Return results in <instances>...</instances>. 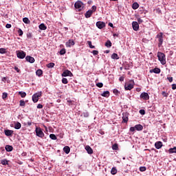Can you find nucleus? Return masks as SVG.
<instances>
[{"instance_id":"f257e3e1","label":"nucleus","mask_w":176,"mask_h":176,"mask_svg":"<svg viewBox=\"0 0 176 176\" xmlns=\"http://www.w3.org/2000/svg\"><path fill=\"white\" fill-rule=\"evenodd\" d=\"M157 57H158V60H159V61H160L161 64H162V65H165L166 54H163L162 52H158Z\"/></svg>"},{"instance_id":"f03ea898","label":"nucleus","mask_w":176,"mask_h":176,"mask_svg":"<svg viewBox=\"0 0 176 176\" xmlns=\"http://www.w3.org/2000/svg\"><path fill=\"white\" fill-rule=\"evenodd\" d=\"M124 89L125 90H131V89H134V80H131L129 82H126Z\"/></svg>"},{"instance_id":"7ed1b4c3","label":"nucleus","mask_w":176,"mask_h":176,"mask_svg":"<svg viewBox=\"0 0 176 176\" xmlns=\"http://www.w3.org/2000/svg\"><path fill=\"white\" fill-rule=\"evenodd\" d=\"M143 129H144V126H142V125L136 124L135 126H131L129 130L132 133H134L135 130H137V131H142Z\"/></svg>"},{"instance_id":"20e7f679","label":"nucleus","mask_w":176,"mask_h":176,"mask_svg":"<svg viewBox=\"0 0 176 176\" xmlns=\"http://www.w3.org/2000/svg\"><path fill=\"white\" fill-rule=\"evenodd\" d=\"M35 131L36 135H37V137H39V138H43V137H45V133H43V131H42V129H41V127H36Z\"/></svg>"},{"instance_id":"39448f33","label":"nucleus","mask_w":176,"mask_h":176,"mask_svg":"<svg viewBox=\"0 0 176 176\" xmlns=\"http://www.w3.org/2000/svg\"><path fill=\"white\" fill-rule=\"evenodd\" d=\"M74 8L78 10V12H80L84 8L83 3L80 1H76L74 4Z\"/></svg>"},{"instance_id":"423d86ee","label":"nucleus","mask_w":176,"mask_h":176,"mask_svg":"<svg viewBox=\"0 0 176 176\" xmlns=\"http://www.w3.org/2000/svg\"><path fill=\"white\" fill-rule=\"evenodd\" d=\"M42 96V92L36 93L32 96L33 102H38L39 101V97Z\"/></svg>"},{"instance_id":"0eeeda50","label":"nucleus","mask_w":176,"mask_h":176,"mask_svg":"<svg viewBox=\"0 0 176 176\" xmlns=\"http://www.w3.org/2000/svg\"><path fill=\"white\" fill-rule=\"evenodd\" d=\"M157 38H158V46H162V45H163V33L160 32L157 34Z\"/></svg>"},{"instance_id":"6e6552de","label":"nucleus","mask_w":176,"mask_h":176,"mask_svg":"<svg viewBox=\"0 0 176 176\" xmlns=\"http://www.w3.org/2000/svg\"><path fill=\"white\" fill-rule=\"evenodd\" d=\"M16 56L18 58L23 59V58H25V56H27V54L24 51H19L16 54Z\"/></svg>"},{"instance_id":"1a4fd4ad","label":"nucleus","mask_w":176,"mask_h":176,"mask_svg":"<svg viewBox=\"0 0 176 176\" xmlns=\"http://www.w3.org/2000/svg\"><path fill=\"white\" fill-rule=\"evenodd\" d=\"M62 76H63V77H67V76L72 77V76H74V74H72V72H71V71H69L68 69H66L63 72Z\"/></svg>"},{"instance_id":"9d476101","label":"nucleus","mask_w":176,"mask_h":176,"mask_svg":"<svg viewBox=\"0 0 176 176\" xmlns=\"http://www.w3.org/2000/svg\"><path fill=\"white\" fill-rule=\"evenodd\" d=\"M122 122L124 123H127V122H129V113L125 112L122 113Z\"/></svg>"},{"instance_id":"9b49d317","label":"nucleus","mask_w":176,"mask_h":176,"mask_svg":"<svg viewBox=\"0 0 176 176\" xmlns=\"http://www.w3.org/2000/svg\"><path fill=\"white\" fill-rule=\"evenodd\" d=\"M96 27L99 28V30H102V28H104L105 27V23L102 22V21H98L96 23Z\"/></svg>"},{"instance_id":"f8f14e48","label":"nucleus","mask_w":176,"mask_h":176,"mask_svg":"<svg viewBox=\"0 0 176 176\" xmlns=\"http://www.w3.org/2000/svg\"><path fill=\"white\" fill-rule=\"evenodd\" d=\"M132 27L134 31H138V30H140V25H138V22L137 21H133L132 23Z\"/></svg>"},{"instance_id":"ddd939ff","label":"nucleus","mask_w":176,"mask_h":176,"mask_svg":"<svg viewBox=\"0 0 176 176\" xmlns=\"http://www.w3.org/2000/svg\"><path fill=\"white\" fill-rule=\"evenodd\" d=\"M25 60L28 61V63H30L31 64H34V63H35V58L30 56H27L25 57Z\"/></svg>"},{"instance_id":"4468645a","label":"nucleus","mask_w":176,"mask_h":176,"mask_svg":"<svg viewBox=\"0 0 176 176\" xmlns=\"http://www.w3.org/2000/svg\"><path fill=\"white\" fill-rule=\"evenodd\" d=\"M140 98H142V100H149V94L146 92H143L140 95Z\"/></svg>"},{"instance_id":"2eb2a0df","label":"nucleus","mask_w":176,"mask_h":176,"mask_svg":"<svg viewBox=\"0 0 176 176\" xmlns=\"http://www.w3.org/2000/svg\"><path fill=\"white\" fill-rule=\"evenodd\" d=\"M66 47H71V46H74L75 45V41L72 39H69L67 42L65 43Z\"/></svg>"},{"instance_id":"dca6fc26","label":"nucleus","mask_w":176,"mask_h":176,"mask_svg":"<svg viewBox=\"0 0 176 176\" xmlns=\"http://www.w3.org/2000/svg\"><path fill=\"white\" fill-rule=\"evenodd\" d=\"M4 133L7 137H12V135H13V131L12 130H9V129L5 130Z\"/></svg>"},{"instance_id":"f3484780","label":"nucleus","mask_w":176,"mask_h":176,"mask_svg":"<svg viewBox=\"0 0 176 176\" xmlns=\"http://www.w3.org/2000/svg\"><path fill=\"white\" fill-rule=\"evenodd\" d=\"M155 146L156 149H160V148H162V146H163V142L158 141L155 143Z\"/></svg>"},{"instance_id":"a211bd4d","label":"nucleus","mask_w":176,"mask_h":176,"mask_svg":"<svg viewBox=\"0 0 176 176\" xmlns=\"http://www.w3.org/2000/svg\"><path fill=\"white\" fill-rule=\"evenodd\" d=\"M160 74V69L155 67L150 70V74Z\"/></svg>"},{"instance_id":"6ab92c4d","label":"nucleus","mask_w":176,"mask_h":176,"mask_svg":"<svg viewBox=\"0 0 176 176\" xmlns=\"http://www.w3.org/2000/svg\"><path fill=\"white\" fill-rule=\"evenodd\" d=\"M85 151H87V153H89V155H92V153H93V148H91V147H90V146H86Z\"/></svg>"},{"instance_id":"aec40b11","label":"nucleus","mask_w":176,"mask_h":176,"mask_svg":"<svg viewBox=\"0 0 176 176\" xmlns=\"http://www.w3.org/2000/svg\"><path fill=\"white\" fill-rule=\"evenodd\" d=\"M91 14H93V11L91 10H89L85 14V16L86 19H89L91 17Z\"/></svg>"},{"instance_id":"412c9836","label":"nucleus","mask_w":176,"mask_h":176,"mask_svg":"<svg viewBox=\"0 0 176 176\" xmlns=\"http://www.w3.org/2000/svg\"><path fill=\"white\" fill-rule=\"evenodd\" d=\"M63 151L67 155H68V153L71 152V148H69V146H66L63 148Z\"/></svg>"},{"instance_id":"4be33fe9","label":"nucleus","mask_w":176,"mask_h":176,"mask_svg":"<svg viewBox=\"0 0 176 176\" xmlns=\"http://www.w3.org/2000/svg\"><path fill=\"white\" fill-rule=\"evenodd\" d=\"M14 129L16 130H20V129H21V124L19 122H16L14 124Z\"/></svg>"},{"instance_id":"5701e85b","label":"nucleus","mask_w":176,"mask_h":176,"mask_svg":"<svg viewBox=\"0 0 176 176\" xmlns=\"http://www.w3.org/2000/svg\"><path fill=\"white\" fill-rule=\"evenodd\" d=\"M38 28L43 31H45L47 29V27L44 23H41L39 25Z\"/></svg>"},{"instance_id":"b1692460","label":"nucleus","mask_w":176,"mask_h":176,"mask_svg":"<svg viewBox=\"0 0 176 176\" xmlns=\"http://www.w3.org/2000/svg\"><path fill=\"white\" fill-rule=\"evenodd\" d=\"M5 148L7 152H12L13 151V146L10 145H6Z\"/></svg>"},{"instance_id":"393cba45","label":"nucleus","mask_w":176,"mask_h":176,"mask_svg":"<svg viewBox=\"0 0 176 176\" xmlns=\"http://www.w3.org/2000/svg\"><path fill=\"white\" fill-rule=\"evenodd\" d=\"M138 8H140V4H138V3L135 2V3H133V5H132V8H133L134 10L138 9Z\"/></svg>"},{"instance_id":"a878e982","label":"nucleus","mask_w":176,"mask_h":176,"mask_svg":"<svg viewBox=\"0 0 176 176\" xmlns=\"http://www.w3.org/2000/svg\"><path fill=\"white\" fill-rule=\"evenodd\" d=\"M36 75H37V76H41L42 75H43V71H42V69H39L36 72Z\"/></svg>"},{"instance_id":"bb28decb","label":"nucleus","mask_w":176,"mask_h":176,"mask_svg":"<svg viewBox=\"0 0 176 176\" xmlns=\"http://www.w3.org/2000/svg\"><path fill=\"white\" fill-rule=\"evenodd\" d=\"M111 58L113 60H119V55H118V54L116 53H113L112 55H111Z\"/></svg>"},{"instance_id":"cd10ccee","label":"nucleus","mask_w":176,"mask_h":176,"mask_svg":"<svg viewBox=\"0 0 176 176\" xmlns=\"http://www.w3.org/2000/svg\"><path fill=\"white\" fill-rule=\"evenodd\" d=\"M1 164H3V166H8L9 164V161L7 160H1Z\"/></svg>"},{"instance_id":"c85d7f7f","label":"nucleus","mask_w":176,"mask_h":176,"mask_svg":"<svg viewBox=\"0 0 176 176\" xmlns=\"http://www.w3.org/2000/svg\"><path fill=\"white\" fill-rule=\"evenodd\" d=\"M102 97H106L108 98L109 96V91H105L101 94Z\"/></svg>"},{"instance_id":"c756f323","label":"nucleus","mask_w":176,"mask_h":176,"mask_svg":"<svg viewBox=\"0 0 176 176\" xmlns=\"http://www.w3.org/2000/svg\"><path fill=\"white\" fill-rule=\"evenodd\" d=\"M117 173H118V170L116 169V168L115 167L112 168L111 170V174H112V175H115Z\"/></svg>"},{"instance_id":"7c9ffc66","label":"nucleus","mask_w":176,"mask_h":176,"mask_svg":"<svg viewBox=\"0 0 176 176\" xmlns=\"http://www.w3.org/2000/svg\"><path fill=\"white\" fill-rule=\"evenodd\" d=\"M104 45L106 46V47H112V43L111 42V41H107Z\"/></svg>"},{"instance_id":"2f4dec72","label":"nucleus","mask_w":176,"mask_h":176,"mask_svg":"<svg viewBox=\"0 0 176 176\" xmlns=\"http://www.w3.org/2000/svg\"><path fill=\"white\" fill-rule=\"evenodd\" d=\"M23 23H25V24H30V23H31L30 19L27 17L23 18Z\"/></svg>"},{"instance_id":"473e14b6","label":"nucleus","mask_w":176,"mask_h":176,"mask_svg":"<svg viewBox=\"0 0 176 176\" xmlns=\"http://www.w3.org/2000/svg\"><path fill=\"white\" fill-rule=\"evenodd\" d=\"M112 149L113 151H118V149H119V146L118 145V144L115 143L114 144H113Z\"/></svg>"},{"instance_id":"72a5a7b5","label":"nucleus","mask_w":176,"mask_h":176,"mask_svg":"<svg viewBox=\"0 0 176 176\" xmlns=\"http://www.w3.org/2000/svg\"><path fill=\"white\" fill-rule=\"evenodd\" d=\"M169 153H176V147L170 148L168 150Z\"/></svg>"},{"instance_id":"f704fd0d","label":"nucleus","mask_w":176,"mask_h":176,"mask_svg":"<svg viewBox=\"0 0 176 176\" xmlns=\"http://www.w3.org/2000/svg\"><path fill=\"white\" fill-rule=\"evenodd\" d=\"M19 96H21V97L22 98H25V97L27 96V94L25 92H23V91H19Z\"/></svg>"},{"instance_id":"c9c22d12","label":"nucleus","mask_w":176,"mask_h":176,"mask_svg":"<svg viewBox=\"0 0 176 176\" xmlns=\"http://www.w3.org/2000/svg\"><path fill=\"white\" fill-rule=\"evenodd\" d=\"M47 68H54V63H50L46 65Z\"/></svg>"},{"instance_id":"e433bc0d","label":"nucleus","mask_w":176,"mask_h":176,"mask_svg":"<svg viewBox=\"0 0 176 176\" xmlns=\"http://www.w3.org/2000/svg\"><path fill=\"white\" fill-rule=\"evenodd\" d=\"M87 43H88V45H89L90 49H96V46H94V45H93L91 44V41H87Z\"/></svg>"},{"instance_id":"4c0bfd02","label":"nucleus","mask_w":176,"mask_h":176,"mask_svg":"<svg viewBox=\"0 0 176 176\" xmlns=\"http://www.w3.org/2000/svg\"><path fill=\"white\" fill-rule=\"evenodd\" d=\"M6 53H7L6 49L0 48V54H6Z\"/></svg>"},{"instance_id":"58836bf2","label":"nucleus","mask_w":176,"mask_h":176,"mask_svg":"<svg viewBox=\"0 0 176 176\" xmlns=\"http://www.w3.org/2000/svg\"><path fill=\"white\" fill-rule=\"evenodd\" d=\"M50 138H51V140H57V136H56V135H54V134H50Z\"/></svg>"},{"instance_id":"ea45409f","label":"nucleus","mask_w":176,"mask_h":176,"mask_svg":"<svg viewBox=\"0 0 176 176\" xmlns=\"http://www.w3.org/2000/svg\"><path fill=\"white\" fill-rule=\"evenodd\" d=\"M65 53H67V51L65 50V48L60 50V56H64V54H65Z\"/></svg>"},{"instance_id":"a19ab883","label":"nucleus","mask_w":176,"mask_h":176,"mask_svg":"<svg viewBox=\"0 0 176 176\" xmlns=\"http://www.w3.org/2000/svg\"><path fill=\"white\" fill-rule=\"evenodd\" d=\"M19 102H20L19 104L20 107H25V101L21 100Z\"/></svg>"},{"instance_id":"79ce46f5","label":"nucleus","mask_w":176,"mask_h":176,"mask_svg":"<svg viewBox=\"0 0 176 176\" xmlns=\"http://www.w3.org/2000/svg\"><path fill=\"white\" fill-rule=\"evenodd\" d=\"M19 36H23V34H24V32H23V30L21 29H19L17 31Z\"/></svg>"},{"instance_id":"37998d69","label":"nucleus","mask_w":176,"mask_h":176,"mask_svg":"<svg viewBox=\"0 0 176 176\" xmlns=\"http://www.w3.org/2000/svg\"><path fill=\"white\" fill-rule=\"evenodd\" d=\"M62 83H63V85H67L68 83V80L66 78H63L62 79Z\"/></svg>"},{"instance_id":"c03bdc74","label":"nucleus","mask_w":176,"mask_h":176,"mask_svg":"<svg viewBox=\"0 0 176 176\" xmlns=\"http://www.w3.org/2000/svg\"><path fill=\"white\" fill-rule=\"evenodd\" d=\"M2 98H3V100H5L6 98H8V93H6V92L3 93Z\"/></svg>"},{"instance_id":"a18cd8bd","label":"nucleus","mask_w":176,"mask_h":176,"mask_svg":"<svg viewBox=\"0 0 176 176\" xmlns=\"http://www.w3.org/2000/svg\"><path fill=\"white\" fill-rule=\"evenodd\" d=\"M140 171L144 172V171H146V167L145 166H141L140 168Z\"/></svg>"},{"instance_id":"49530a36","label":"nucleus","mask_w":176,"mask_h":176,"mask_svg":"<svg viewBox=\"0 0 176 176\" xmlns=\"http://www.w3.org/2000/svg\"><path fill=\"white\" fill-rule=\"evenodd\" d=\"M96 86H97V87L101 88V87H102L104 86V84H102V82H98L96 84Z\"/></svg>"},{"instance_id":"de8ad7c7","label":"nucleus","mask_w":176,"mask_h":176,"mask_svg":"<svg viewBox=\"0 0 176 176\" xmlns=\"http://www.w3.org/2000/svg\"><path fill=\"white\" fill-rule=\"evenodd\" d=\"M91 9L92 10H91L92 11V13H93L94 12H96V10H97V6H93Z\"/></svg>"},{"instance_id":"09e8293b","label":"nucleus","mask_w":176,"mask_h":176,"mask_svg":"<svg viewBox=\"0 0 176 176\" xmlns=\"http://www.w3.org/2000/svg\"><path fill=\"white\" fill-rule=\"evenodd\" d=\"M139 113H140V115H145V110L144 109H140L139 111Z\"/></svg>"},{"instance_id":"8fccbe9b","label":"nucleus","mask_w":176,"mask_h":176,"mask_svg":"<svg viewBox=\"0 0 176 176\" xmlns=\"http://www.w3.org/2000/svg\"><path fill=\"white\" fill-rule=\"evenodd\" d=\"M162 95L164 97H168V94L166 93V91H162Z\"/></svg>"},{"instance_id":"3c124183","label":"nucleus","mask_w":176,"mask_h":176,"mask_svg":"<svg viewBox=\"0 0 176 176\" xmlns=\"http://www.w3.org/2000/svg\"><path fill=\"white\" fill-rule=\"evenodd\" d=\"M113 93L114 94L118 95V94H119V91H118V89H114L113 90Z\"/></svg>"},{"instance_id":"603ef678","label":"nucleus","mask_w":176,"mask_h":176,"mask_svg":"<svg viewBox=\"0 0 176 176\" xmlns=\"http://www.w3.org/2000/svg\"><path fill=\"white\" fill-rule=\"evenodd\" d=\"M94 56H97V54H98V50H94L92 52Z\"/></svg>"},{"instance_id":"864d4df0","label":"nucleus","mask_w":176,"mask_h":176,"mask_svg":"<svg viewBox=\"0 0 176 176\" xmlns=\"http://www.w3.org/2000/svg\"><path fill=\"white\" fill-rule=\"evenodd\" d=\"M27 37H28V38H32V33L28 32V33L27 34Z\"/></svg>"},{"instance_id":"5fc2aeb1","label":"nucleus","mask_w":176,"mask_h":176,"mask_svg":"<svg viewBox=\"0 0 176 176\" xmlns=\"http://www.w3.org/2000/svg\"><path fill=\"white\" fill-rule=\"evenodd\" d=\"M138 22L139 24H141L142 23H144V20H142L141 18L138 19Z\"/></svg>"},{"instance_id":"6e6d98bb","label":"nucleus","mask_w":176,"mask_h":176,"mask_svg":"<svg viewBox=\"0 0 176 176\" xmlns=\"http://www.w3.org/2000/svg\"><path fill=\"white\" fill-rule=\"evenodd\" d=\"M37 108H38V109H42V108H43V105L41 104H38L37 105Z\"/></svg>"},{"instance_id":"4d7b16f0","label":"nucleus","mask_w":176,"mask_h":176,"mask_svg":"<svg viewBox=\"0 0 176 176\" xmlns=\"http://www.w3.org/2000/svg\"><path fill=\"white\" fill-rule=\"evenodd\" d=\"M120 82H123L124 80V76H120L119 78Z\"/></svg>"},{"instance_id":"13d9d810","label":"nucleus","mask_w":176,"mask_h":176,"mask_svg":"<svg viewBox=\"0 0 176 176\" xmlns=\"http://www.w3.org/2000/svg\"><path fill=\"white\" fill-rule=\"evenodd\" d=\"M6 28H12V25H11V24H9V23H7V24L6 25Z\"/></svg>"},{"instance_id":"bf43d9fd","label":"nucleus","mask_w":176,"mask_h":176,"mask_svg":"<svg viewBox=\"0 0 176 176\" xmlns=\"http://www.w3.org/2000/svg\"><path fill=\"white\" fill-rule=\"evenodd\" d=\"M172 89L173 90H176V84H173L172 85Z\"/></svg>"},{"instance_id":"052dcab7","label":"nucleus","mask_w":176,"mask_h":176,"mask_svg":"<svg viewBox=\"0 0 176 176\" xmlns=\"http://www.w3.org/2000/svg\"><path fill=\"white\" fill-rule=\"evenodd\" d=\"M167 79L170 82V83H171V82H173V77H168Z\"/></svg>"},{"instance_id":"680f3d73","label":"nucleus","mask_w":176,"mask_h":176,"mask_svg":"<svg viewBox=\"0 0 176 176\" xmlns=\"http://www.w3.org/2000/svg\"><path fill=\"white\" fill-rule=\"evenodd\" d=\"M14 69L16 71V72H20V69H19V67H14Z\"/></svg>"},{"instance_id":"e2e57ef3","label":"nucleus","mask_w":176,"mask_h":176,"mask_svg":"<svg viewBox=\"0 0 176 176\" xmlns=\"http://www.w3.org/2000/svg\"><path fill=\"white\" fill-rule=\"evenodd\" d=\"M6 80H8V78L6 77H3L2 78V82H6Z\"/></svg>"},{"instance_id":"0e129e2a","label":"nucleus","mask_w":176,"mask_h":176,"mask_svg":"<svg viewBox=\"0 0 176 176\" xmlns=\"http://www.w3.org/2000/svg\"><path fill=\"white\" fill-rule=\"evenodd\" d=\"M109 27L113 28V24L112 23H109Z\"/></svg>"},{"instance_id":"69168bd1","label":"nucleus","mask_w":176,"mask_h":176,"mask_svg":"<svg viewBox=\"0 0 176 176\" xmlns=\"http://www.w3.org/2000/svg\"><path fill=\"white\" fill-rule=\"evenodd\" d=\"M31 124H32V122H28V126H31Z\"/></svg>"},{"instance_id":"338daca9","label":"nucleus","mask_w":176,"mask_h":176,"mask_svg":"<svg viewBox=\"0 0 176 176\" xmlns=\"http://www.w3.org/2000/svg\"><path fill=\"white\" fill-rule=\"evenodd\" d=\"M85 116L86 118H87V116H89V113H85V116Z\"/></svg>"},{"instance_id":"774afa93","label":"nucleus","mask_w":176,"mask_h":176,"mask_svg":"<svg viewBox=\"0 0 176 176\" xmlns=\"http://www.w3.org/2000/svg\"><path fill=\"white\" fill-rule=\"evenodd\" d=\"M67 102H69V104H72V101L71 100H67Z\"/></svg>"}]
</instances>
